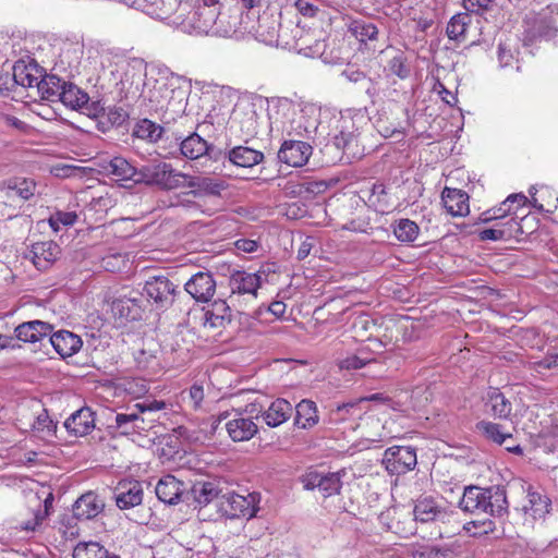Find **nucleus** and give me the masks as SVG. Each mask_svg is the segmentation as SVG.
<instances>
[{"label":"nucleus","instance_id":"1","mask_svg":"<svg viewBox=\"0 0 558 558\" xmlns=\"http://www.w3.org/2000/svg\"><path fill=\"white\" fill-rule=\"evenodd\" d=\"M317 108L306 105L300 108L288 98H272L268 102V132L266 135L277 140H313L323 136L318 131Z\"/></svg>","mask_w":558,"mask_h":558},{"label":"nucleus","instance_id":"2","mask_svg":"<svg viewBox=\"0 0 558 558\" xmlns=\"http://www.w3.org/2000/svg\"><path fill=\"white\" fill-rule=\"evenodd\" d=\"M132 72V83L137 80V85L143 83L144 89L141 97L143 105L147 108L149 116L174 117L184 111L186 106L185 92L181 88H170L167 83L154 81L144 83L143 77L146 76V64L136 60L130 64V70L125 72L126 80Z\"/></svg>","mask_w":558,"mask_h":558},{"label":"nucleus","instance_id":"3","mask_svg":"<svg viewBox=\"0 0 558 558\" xmlns=\"http://www.w3.org/2000/svg\"><path fill=\"white\" fill-rule=\"evenodd\" d=\"M460 507L466 512L502 515L507 512L506 493L499 487L481 488L470 486L464 489Z\"/></svg>","mask_w":558,"mask_h":558},{"label":"nucleus","instance_id":"4","mask_svg":"<svg viewBox=\"0 0 558 558\" xmlns=\"http://www.w3.org/2000/svg\"><path fill=\"white\" fill-rule=\"evenodd\" d=\"M185 179L183 189H189V191L182 194V199L178 204L187 207L193 204L190 199L191 196L198 199L218 197L228 187L223 180L214 177L185 174Z\"/></svg>","mask_w":558,"mask_h":558},{"label":"nucleus","instance_id":"5","mask_svg":"<svg viewBox=\"0 0 558 558\" xmlns=\"http://www.w3.org/2000/svg\"><path fill=\"white\" fill-rule=\"evenodd\" d=\"M355 326L369 331L366 338L367 341L381 348L392 344L399 333L398 324L391 318L372 319L367 316L360 317Z\"/></svg>","mask_w":558,"mask_h":558},{"label":"nucleus","instance_id":"6","mask_svg":"<svg viewBox=\"0 0 558 558\" xmlns=\"http://www.w3.org/2000/svg\"><path fill=\"white\" fill-rule=\"evenodd\" d=\"M142 181L146 184L158 185L165 190L183 189L185 173L178 172L166 162L145 167L142 172Z\"/></svg>","mask_w":558,"mask_h":558},{"label":"nucleus","instance_id":"7","mask_svg":"<svg viewBox=\"0 0 558 558\" xmlns=\"http://www.w3.org/2000/svg\"><path fill=\"white\" fill-rule=\"evenodd\" d=\"M230 120V110L213 108L205 120L198 123L195 131L182 140H206L211 137L227 136L226 131Z\"/></svg>","mask_w":558,"mask_h":558},{"label":"nucleus","instance_id":"8","mask_svg":"<svg viewBox=\"0 0 558 558\" xmlns=\"http://www.w3.org/2000/svg\"><path fill=\"white\" fill-rule=\"evenodd\" d=\"M175 117L149 116L131 121L132 136L136 140H161L167 135Z\"/></svg>","mask_w":558,"mask_h":558},{"label":"nucleus","instance_id":"9","mask_svg":"<svg viewBox=\"0 0 558 558\" xmlns=\"http://www.w3.org/2000/svg\"><path fill=\"white\" fill-rule=\"evenodd\" d=\"M262 286V277L258 272H247L245 270H235L229 278L231 293L229 302L235 306L241 296L247 300H255L257 291Z\"/></svg>","mask_w":558,"mask_h":558},{"label":"nucleus","instance_id":"10","mask_svg":"<svg viewBox=\"0 0 558 558\" xmlns=\"http://www.w3.org/2000/svg\"><path fill=\"white\" fill-rule=\"evenodd\" d=\"M378 521L383 529L401 537H409L416 531L411 513L404 508L392 506L381 511Z\"/></svg>","mask_w":558,"mask_h":558},{"label":"nucleus","instance_id":"11","mask_svg":"<svg viewBox=\"0 0 558 558\" xmlns=\"http://www.w3.org/2000/svg\"><path fill=\"white\" fill-rule=\"evenodd\" d=\"M416 463V451L410 446H392L384 452L383 464L389 474H405L413 470Z\"/></svg>","mask_w":558,"mask_h":558},{"label":"nucleus","instance_id":"12","mask_svg":"<svg viewBox=\"0 0 558 558\" xmlns=\"http://www.w3.org/2000/svg\"><path fill=\"white\" fill-rule=\"evenodd\" d=\"M230 129L235 130L231 135L244 140L263 136L258 130V117L252 104L236 106Z\"/></svg>","mask_w":558,"mask_h":558},{"label":"nucleus","instance_id":"13","mask_svg":"<svg viewBox=\"0 0 558 558\" xmlns=\"http://www.w3.org/2000/svg\"><path fill=\"white\" fill-rule=\"evenodd\" d=\"M52 495L50 494L45 500L38 496H33L27 500L25 509L20 513V527L26 532H34L43 524L52 506Z\"/></svg>","mask_w":558,"mask_h":558},{"label":"nucleus","instance_id":"14","mask_svg":"<svg viewBox=\"0 0 558 558\" xmlns=\"http://www.w3.org/2000/svg\"><path fill=\"white\" fill-rule=\"evenodd\" d=\"M386 423L376 412L362 411L360 421L355 424V430H359L360 437L365 441L381 442L395 437L387 428Z\"/></svg>","mask_w":558,"mask_h":558},{"label":"nucleus","instance_id":"15","mask_svg":"<svg viewBox=\"0 0 558 558\" xmlns=\"http://www.w3.org/2000/svg\"><path fill=\"white\" fill-rule=\"evenodd\" d=\"M330 163H352L364 156L365 148L361 142H324L320 148Z\"/></svg>","mask_w":558,"mask_h":558},{"label":"nucleus","instance_id":"16","mask_svg":"<svg viewBox=\"0 0 558 558\" xmlns=\"http://www.w3.org/2000/svg\"><path fill=\"white\" fill-rule=\"evenodd\" d=\"M305 489L317 488L324 497H330L340 493L342 487L341 473H323L317 470H308L302 477Z\"/></svg>","mask_w":558,"mask_h":558},{"label":"nucleus","instance_id":"17","mask_svg":"<svg viewBox=\"0 0 558 558\" xmlns=\"http://www.w3.org/2000/svg\"><path fill=\"white\" fill-rule=\"evenodd\" d=\"M223 498L225 510L227 513H229L230 517L246 519L255 517L260 500L258 493H248L246 495H242L232 492L226 494Z\"/></svg>","mask_w":558,"mask_h":558},{"label":"nucleus","instance_id":"18","mask_svg":"<svg viewBox=\"0 0 558 558\" xmlns=\"http://www.w3.org/2000/svg\"><path fill=\"white\" fill-rule=\"evenodd\" d=\"M144 292L157 307L168 308L174 302L177 286L166 276H155L145 282Z\"/></svg>","mask_w":558,"mask_h":558},{"label":"nucleus","instance_id":"19","mask_svg":"<svg viewBox=\"0 0 558 558\" xmlns=\"http://www.w3.org/2000/svg\"><path fill=\"white\" fill-rule=\"evenodd\" d=\"M527 203L529 198L523 193L511 194L498 206L483 211L478 216V221L487 223L492 222L493 220H507L509 218H517L518 210L523 208Z\"/></svg>","mask_w":558,"mask_h":558},{"label":"nucleus","instance_id":"20","mask_svg":"<svg viewBox=\"0 0 558 558\" xmlns=\"http://www.w3.org/2000/svg\"><path fill=\"white\" fill-rule=\"evenodd\" d=\"M185 291L197 302H208L215 294L216 281L208 271H198L184 284Z\"/></svg>","mask_w":558,"mask_h":558},{"label":"nucleus","instance_id":"21","mask_svg":"<svg viewBox=\"0 0 558 558\" xmlns=\"http://www.w3.org/2000/svg\"><path fill=\"white\" fill-rule=\"evenodd\" d=\"M150 405H153V410L162 407L161 403H151ZM145 410H151V408L146 404L138 405L137 402L128 405L125 412L116 415L117 427L125 434L145 430L143 418L140 417V414Z\"/></svg>","mask_w":558,"mask_h":558},{"label":"nucleus","instance_id":"22","mask_svg":"<svg viewBox=\"0 0 558 558\" xmlns=\"http://www.w3.org/2000/svg\"><path fill=\"white\" fill-rule=\"evenodd\" d=\"M361 401H350L337 404L328 410L327 423L330 425H348L351 429H355V421L361 417Z\"/></svg>","mask_w":558,"mask_h":558},{"label":"nucleus","instance_id":"23","mask_svg":"<svg viewBox=\"0 0 558 558\" xmlns=\"http://www.w3.org/2000/svg\"><path fill=\"white\" fill-rule=\"evenodd\" d=\"M313 153L308 142H282L278 158L291 167L304 166Z\"/></svg>","mask_w":558,"mask_h":558},{"label":"nucleus","instance_id":"24","mask_svg":"<svg viewBox=\"0 0 558 558\" xmlns=\"http://www.w3.org/2000/svg\"><path fill=\"white\" fill-rule=\"evenodd\" d=\"M476 428L486 439L498 445H506L508 451L522 452L519 445H508V440H512V430L506 428L504 425L489 421H481L476 424Z\"/></svg>","mask_w":558,"mask_h":558},{"label":"nucleus","instance_id":"25","mask_svg":"<svg viewBox=\"0 0 558 558\" xmlns=\"http://www.w3.org/2000/svg\"><path fill=\"white\" fill-rule=\"evenodd\" d=\"M441 201L446 211L452 217H465L470 213V197L460 189L446 186L441 192Z\"/></svg>","mask_w":558,"mask_h":558},{"label":"nucleus","instance_id":"26","mask_svg":"<svg viewBox=\"0 0 558 558\" xmlns=\"http://www.w3.org/2000/svg\"><path fill=\"white\" fill-rule=\"evenodd\" d=\"M226 430L234 442H240L252 439L257 434L258 426L252 417H243L241 413H236L226 422Z\"/></svg>","mask_w":558,"mask_h":558},{"label":"nucleus","instance_id":"27","mask_svg":"<svg viewBox=\"0 0 558 558\" xmlns=\"http://www.w3.org/2000/svg\"><path fill=\"white\" fill-rule=\"evenodd\" d=\"M32 262L38 270H47L58 259L60 246L53 241L36 242L31 250Z\"/></svg>","mask_w":558,"mask_h":558},{"label":"nucleus","instance_id":"28","mask_svg":"<svg viewBox=\"0 0 558 558\" xmlns=\"http://www.w3.org/2000/svg\"><path fill=\"white\" fill-rule=\"evenodd\" d=\"M53 327L43 320H31L20 324L14 329L15 339L36 343L50 336Z\"/></svg>","mask_w":558,"mask_h":558},{"label":"nucleus","instance_id":"29","mask_svg":"<svg viewBox=\"0 0 558 558\" xmlns=\"http://www.w3.org/2000/svg\"><path fill=\"white\" fill-rule=\"evenodd\" d=\"M50 342L56 352L63 359L73 356L83 345L81 337L69 330L50 333Z\"/></svg>","mask_w":558,"mask_h":558},{"label":"nucleus","instance_id":"30","mask_svg":"<svg viewBox=\"0 0 558 558\" xmlns=\"http://www.w3.org/2000/svg\"><path fill=\"white\" fill-rule=\"evenodd\" d=\"M105 504L94 492L83 494L73 506V514L78 520H89L102 512Z\"/></svg>","mask_w":558,"mask_h":558},{"label":"nucleus","instance_id":"31","mask_svg":"<svg viewBox=\"0 0 558 558\" xmlns=\"http://www.w3.org/2000/svg\"><path fill=\"white\" fill-rule=\"evenodd\" d=\"M64 426L75 436L88 435L95 428V413L90 408L83 407L64 422Z\"/></svg>","mask_w":558,"mask_h":558},{"label":"nucleus","instance_id":"32","mask_svg":"<svg viewBox=\"0 0 558 558\" xmlns=\"http://www.w3.org/2000/svg\"><path fill=\"white\" fill-rule=\"evenodd\" d=\"M143 500V488L138 481H122L118 485L117 506L129 509L138 506Z\"/></svg>","mask_w":558,"mask_h":558},{"label":"nucleus","instance_id":"33","mask_svg":"<svg viewBox=\"0 0 558 558\" xmlns=\"http://www.w3.org/2000/svg\"><path fill=\"white\" fill-rule=\"evenodd\" d=\"M292 413V404L286 399L278 398L262 413V417L269 427L274 428L286 423Z\"/></svg>","mask_w":558,"mask_h":558},{"label":"nucleus","instance_id":"34","mask_svg":"<svg viewBox=\"0 0 558 558\" xmlns=\"http://www.w3.org/2000/svg\"><path fill=\"white\" fill-rule=\"evenodd\" d=\"M526 501L523 505V511L533 520L542 519L549 513L551 501L538 490H534L531 486L526 490Z\"/></svg>","mask_w":558,"mask_h":558},{"label":"nucleus","instance_id":"35","mask_svg":"<svg viewBox=\"0 0 558 558\" xmlns=\"http://www.w3.org/2000/svg\"><path fill=\"white\" fill-rule=\"evenodd\" d=\"M442 508L429 496H422L416 499L413 508V520L415 522L428 523L436 521L442 514Z\"/></svg>","mask_w":558,"mask_h":558},{"label":"nucleus","instance_id":"36","mask_svg":"<svg viewBox=\"0 0 558 558\" xmlns=\"http://www.w3.org/2000/svg\"><path fill=\"white\" fill-rule=\"evenodd\" d=\"M231 322V308L226 300H215L204 313V326L220 328Z\"/></svg>","mask_w":558,"mask_h":558},{"label":"nucleus","instance_id":"37","mask_svg":"<svg viewBox=\"0 0 558 558\" xmlns=\"http://www.w3.org/2000/svg\"><path fill=\"white\" fill-rule=\"evenodd\" d=\"M183 493V483L173 475H166L156 485V495L165 504L174 505Z\"/></svg>","mask_w":558,"mask_h":558},{"label":"nucleus","instance_id":"38","mask_svg":"<svg viewBox=\"0 0 558 558\" xmlns=\"http://www.w3.org/2000/svg\"><path fill=\"white\" fill-rule=\"evenodd\" d=\"M294 425L299 428L310 429L319 422L316 403L308 399L301 400L295 408Z\"/></svg>","mask_w":558,"mask_h":558},{"label":"nucleus","instance_id":"39","mask_svg":"<svg viewBox=\"0 0 558 558\" xmlns=\"http://www.w3.org/2000/svg\"><path fill=\"white\" fill-rule=\"evenodd\" d=\"M486 411L495 417L508 418L512 412L511 402L498 388H490L485 401Z\"/></svg>","mask_w":558,"mask_h":558},{"label":"nucleus","instance_id":"40","mask_svg":"<svg viewBox=\"0 0 558 558\" xmlns=\"http://www.w3.org/2000/svg\"><path fill=\"white\" fill-rule=\"evenodd\" d=\"M59 100L73 110H81L87 107L89 96L78 86L64 82Z\"/></svg>","mask_w":558,"mask_h":558},{"label":"nucleus","instance_id":"41","mask_svg":"<svg viewBox=\"0 0 558 558\" xmlns=\"http://www.w3.org/2000/svg\"><path fill=\"white\" fill-rule=\"evenodd\" d=\"M508 223L509 229L513 231V239L515 240L533 234L539 227V220L533 214H527L521 217L520 220L517 218H509Z\"/></svg>","mask_w":558,"mask_h":558},{"label":"nucleus","instance_id":"42","mask_svg":"<svg viewBox=\"0 0 558 558\" xmlns=\"http://www.w3.org/2000/svg\"><path fill=\"white\" fill-rule=\"evenodd\" d=\"M63 81L56 75H45L36 82L37 92L45 100H59L63 87Z\"/></svg>","mask_w":558,"mask_h":558},{"label":"nucleus","instance_id":"43","mask_svg":"<svg viewBox=\"0 0 558 558\" xmlns=\"http://www.w3.org/2000/svg\"><path fill=\"white\" fill-rule=\"evenodd\" d=\"M369 204L376 211L389 213L395 208V202L383 183H375L368 196Z\"/></svg>","mask_w":558,"mask_h":558},{"label":"nucleus","instance_id":"44","mask_svg":"<svg viewBox=\"0 0 558 558\" xmlns=\"http://www.w3.org/2000/svg\"><path fill=\"white\" fill-rule=\"evenodd\" d=\"M107 171L119 180H132L134 182L142 181L141 173L124 158L114 157L110 160Z\"/></svg>","mask_w":558,"mask_h":558},{"label":"nucleus","instance_id":"45","mask_svg":"<svg viewBox=\"0 0 558 558\" xmlns=\"http://www.w3.org/2000/svg\"><path fill=\"white\" fill-rule=\"evenodd\" d=\"M229 158L234 165L248 168L260 162L263 154L253 148L238 146L230 151Z\"/></svg>","mask_w":558,"mask_h":558},{"label":"nucleus","instance_id":"46","mask_svg":"<svg viewBox=\"0 0 558 558\" xmlns=\"http://www.w3.org/2000/svg\"><path fill=\"white\" fill-rule=\"evenodd\" d=\"M395 236L403 243H410L417 239L420 234V227L413 220L402 218L392 225Z\"/></svg>","mask_w":558,"mask_h":558},{"label":"nucleus","instance_id":"47","mask_svg":"<svg viewBox=\"0 0 558 558\" xmlns=\"http://www.w3.org/2000/svg\"><path fill=\"white\" fill-rule=\"evenodd\" d=\"M217 19V12L213 8L198 7L191 17L193 27L199 33H208Z\"/></svg>","mask_w":558,"mask_h":558},{"label":"nucleus","instance_id":"48","mask_svg":"<svg viewBox=\"0 0 558 558\" xmlns=\"http://www.w3.org/2000/svg\"><path fill=\"white\" fill-rule=\"evenodd\" d=\"M34 71H36L35 65H26L23 61H17L13 65L12 78L23 87H34L36 82H39L38 76L33 73Z\"/></svg>","mask_w":558,"mask_h":558},{"label":"nucleus","instance_id":"49","mask_svg":"<svg viewBox=\"0 0 558 558\" xmlns=\"http://www.w3.org/2000/svg\"><path fill=\"white\" fill-rule=\"evenodd\" d=\"M73 558H111L109 551L98 542H80L73 550Z\"/></svg>","mask_w":558,"mask_h":558},{"label":"nucleus","instance_id":"50","mask_svg":"<svg viewBox=\"0 0 558 558\" xmlns=\"http://www.w3.org/2000/svg\"><path fill=\"white\" fill-rule=\"evenodd\" d=\"M36 182L33 179L14 178L7 182V187L24 201L31 199L36 191Z\"/></svg>","mask_w":558,"mask_h":558},{"label":"nucleus","instance_id":"51","mask_svg":"<svg viewBox=\"0 0 558 558\" xmlns=\"http://www.w3.org/2000/svg\"><path fill=\"white\" fill-rule=\"evenodd\" d=\"M93 171L92 168L80 167L69 163H56L50 167V173L60 179L78 178L83 179Z\"/></svg>","mask_w":558,"mask_h":558},{"label":"nucleus","instance_id":"52","mask_svg":"<svg viewBox=\"0 0 558 558\" xmlns=\"http://www.w3.org/2000/svg\"><path fill=\"white\" fill-rule=\"evenodd\" d=\"M349 31L361 43H365L366 40H375L377 39L378 35L377 27L373 23L363 20H355L351 22L349 25Z\"/></svg>","mask_w":558,"mask_h":558},{"label":"nucleus","instance_id":"53","mask_svg":"<svg viewBox=\"0 0 558 558\" xmlns=\"http://www.w3.org/2000/svg\"><path fill=\"white\" fill-rule=\"evenodd\" d=\"M470 22L471 17L468 13H459L452 16L447 25L448 37L453 40L463 39Z\"/></svg>","mask_w":558,"mask_h":558},{"label":"nucleus","instance_id":"54","mask_svg":"<svg viewBox=\"0 0 558 558\" xmlns=\"http://www.w3.org/2000/svg\"><path fill=\"white\" fill-rule=\"evenodd\" d=\"M497 58L501 68L512 66L518 61L515 40L507 39L498 45Z\"/></svg>","mask_w":558,"mask_h":558},{"label":"nucleus","instance_id":"55","mask_svg":"<svg viewBox=\"0 0 558 558\" xmlns=\"http://www.w3.org/2000/svg\"><path fill=\"white\" fill-rule=\"evenodd\" d=\"M181 154L187 159H198L208 154V142H177Z\"/></svg>","mask_w":558,"mask_h":558},{"label":"nucleus","instance_id":"56","mask_svg":"<svg viewBox=\"0 0 558 558\" xmlns=\"http://www.w3.org/2000/svg\"><path fill=\"white\" fill-rule=\"evenodd\" d=\"M478 239L481 241H507L513 239V231L509 229L508 220L502 222V227L500 229L497 228H486L478 231Z\"/></svg>","mask_w":558,"mask_h":558},{"label":"nucleus","instance_id":"57","mask_svg":"<svg viewBox=\"0 0 558 558\" xmlns=\"http://www.w3.org/2000/svg\"><path fill=\"white\" fill-rule=\"evenodd\" d=\"M137 403H138V405H144V404L149 405V408H153V405H150L151 403H161L162 404V407H160L158 409L145 410L140 414V417L143 418V424L145 426V430H149L154 427L155 422L158 420L157 413L159 411L165 410L167 404L165 401L156 400V399H144L143 401H140Z\"/></svg>","mask_w":558,"mask_h":558},{"label":"nucleus","instance_id":"58","mask_svg":"<svg viewBox=\"0 0 558 558\" xmlns=\"http://www.w3.org/2000/svg\"><path fill=\"white\" fill-rule=\"evenodd\" d=\"M126 4L141 9L148 14L161 17L165 13V0H124Z\"/></svg>","mask_w":558,"mask_h":558},{"label":"nucleus","instance_id":"59","mask_svg":"<svg viewBox=\"0 0 558 558\" xmlns=\"http://www.w3.org/2000/svg\"><path fill=\"white\" fill-rule=\"evenodd\" d=\"M49 225L54 232H58L62 227H71L77 221V214L75 211L58 210L49 217Z\"/></svg>","mask_w":558,"mask_h":558},{"label":"nucleus","instance_id":"60","mask_svg":"<svg viewBox=\"0 0 558 558\" xmlns=\"http://www.w3.org/2000/svg\"><path fill=\"white\" fill-rule=\"evenodd\" d=\"M374 357H367L363 355V350H360L357 354L349 355L338 362L340 369H360L365 365L375 362Z\"/></svg>","mask_w":558,"mask_h":558},{"label":"nucleus","instance_id":"61","mask_svg":"<svg viewBox=\"0 0 558 558\" xmlns=\"http://www.w3.org/2000/svg\"><path fill=\"white\" fill-rule=\"evenodd\" d=\"M195 500L201 506L210 504L218 496L216 486L210 482H205L198 487H194Z\"/></svg>","mask_w":558,"mask_h":558},{"label":"nucleus","instance_id":"62","mask_svg":"<svg viewBox=\"0 0 558 558\" xmlns=\"http://www.w3.org/2000/svg\"><path fill=\"white\" fill-rule=\"evenodd\" d=\"M135 362L140 369L148 373H157L160 369V363L157 355L141 350L135 355Z\"/></svg>","mask_w":558,"mask_h":558},{"label":"nucleus","instance_id":"63","mask_svg":"<svg viewBox=\"0 0 558 558\" xmlns=\"http://www.w3.org/2000/svg\"><path fill=\"white\" fill-rule=\"evenodd\" d=\"M410 558H438L439 549L428 544H414L407 549Z\"/></svg>","mask_w":558,"mask_h":558},{"label":"nucleus","instance_id":"64","mask_svg":"<svg viewBox=\"0 0 558 558\" xmlns=\"http://www.w3.org/2000/svg\"><path fill=\"white\" fill-rule=\"evenodd\" d=\"M121 316H124L126 320H135L140 317V307L133 300L119 301L116 304Z\"/></svg>","mask_w":558,"mask_h":558}]
</instances>
